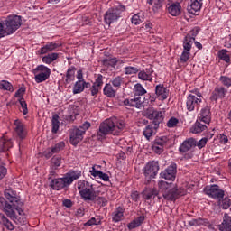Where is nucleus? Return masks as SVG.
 Masks as SVG:
<instances>
[{"mask_svg": "<svg viewBox=\"0 0 231 231\" xmlns=\"http://www.w3.org/2000/svg\"><path fill=\"white\" fill-rule=\"evenodd\" d=\"M4 194L9 203L5 198L0 197V208L5 212L7 217L13 219L16 225H26L28 219L23 209L24 204L21 201L19 196H17V193L12 189H5Z\"/></svg>", "mask_w": 231, "mask_h": 231, "instance_id": "1", "label": "nucleus"}, {"mask_svg": "<svg viewBox=\"0 0 231 231\" xmlns=\"http://www.w3.org/2000/svg\"><path fill=\"white\" fill-rule=\"evenodd\" d=\"M125 127V123L122 120H117L116 117H111L100 124L97 132L98 140H104L108 134L120 136L122 131Z\"/></svg>", "mask_w": 231, "mask_h": 231, "instance_id": "2", "label": "nucleus"}, {"mask_svg": "<svg viewBox=\"0 0 231 231\" xmlns=\"http://www.w3.org/2000/svg\"><path fill=\"white\" fill-rule=\"evenodd\" d=\"M78 191L79 196L84 201H97L98 205L106 207L107 205V199L104 197H98L97 199V191H95V187L90 182L84 180H79L78 181Z\"/></svg>", "mask_w": 231, "mask_h": 231, "instance_id": "3", "label": "nucleus"}, {"mask_svg": "<svg viewBox=\"0 0 231 231\" xmlns=\"http://www.w3.org/2000/svg\"><path fill=\"white\" fill-rule=\"evenodd\" d=\"M23 24V17L15 14L8 15L5 20L0 21V31L3 37L13 35Z\"/></svg>", "mask_w": 231, "mask_h": 231, "instance_id": "4", "label": "nucleus"}, {"mask_svg": "<svg viewBox=\"0 0 231 231\" xmlns=\"http://www.w3.org/2000/svg\"><path fill=\"white\" fill-rule=\"evenodd\" d=\"M82 176V171H69L63 178L54 179L51 182V187L53 190H61L64 187H69L75 180H79Z\"/></svg>", "mask_w": 231, "mask_h": 231, "instance_id": "5", "label": "nucleus"}, {"mask_svg": "<svg viewBox=\"0 0 231 231\" xmlns=\"http://www.w3.org/2000/svg\"><path fill=\"white\" fill-rule=\"evenodd\" d=\"M199 33V28L195 27L190 31V34H188L183 41V51L180 55V62H187L190 59V51L192 50V42L195 41L196 35Z\"/></svg>", "mask_w": 231, "mask_h": 231, "instance_id": "6", "label": "nucleus"}, {"mask_svg": "<svg viewBox=\"0 0 231 231\" xmlns=\"http://www.w3.org/2000/svg\"><path fill=\"white\" fill-rule=\"evenodd\" d=\"M91 127V123L86 121L79 127H74L70 132L69 142L71 145L77 146L84 140V135L88 129Z\"/></svg>", "mask_w": 231, "mask_h": 231, "instance_id": "7", "label": "nucleus"}, {"mask_svg": "<svg viewBox=\"0 0 231 231\" xmlns=\"http://www.w3.org/2000/svg\"><path fill=\"white\" fill-rule=\"evenodd\" d=\"M159 189L162 192L164 199L174 201L178 198V188L173 183H169L165 180L159 181Z\"/></svg>", "mask_w": 231, "mask_h": 231, "instance_id": "8", "label": "nucleus"}, {"mask_svg": "<svg viewBox=\"0 0 231 231\" xmlns=\"http://www.w3.org/2000/svg\"><path fill=\"white\" fill-rule=\"evenodd\" d=\"M125 11L124 5H118L117 7L109 8L104 16L106 24H112V23H116L120 17H122V12Z\"/></svg>", "mask_w": 231, "mask_h": 231, "instance_id": "9", "label": "nucleus"}, {"mask_svg": "<svg viewBox=\"0 0 231 231\" xmlns=\"http://www.w3.org/2000/svg\"><path fill=\"white\" fill-rule=\"evenodd\" d=\"M32 73L34 75V80L37 84H41V82H46L48 79H50V75H51V69L44 65H38L33 70Z\"/></svg>", "mask_w": 231, "mask_h": 231, "instance_id": "10", "label": "nucleus"}, {"mask_svg": "<svg viewBox=\"0 0 231 231\" xmlns=\"http://www.w3.org/2000/svg\"><path fill=\"white\" fill-rule=\"evenodd\" d=\"M158 171H160V165L158 164V162L156 161L149 162L143 169V174L145 176V180H147V181H151V180H153V178H156V175L158 174Z\"/></svg>", "mask_w": 231, "mask_h": 231, "instance_id": "11", "label": "nucleus"}, {"mask_svg": "<svg viewBox=\"0 0 231 231\" xmlns=\"http://www.w3.org/2000/svg\"><path fill=\"white\" fill-rule=\"evenodd\" d=\"M204 192L207 196H209V198L217 199V201L219 202L225 198V190L219 189V186L216 184L206 186L204 188Z\"/></svg>", "mask_w": 231, "mask_h": 231, "instance_id": "12", "label": "nucleus"}, {"mask_svg": "<svg viewBox=\"0 0 231 231\" xmlns=\"http://www.w3.org/2000/svg\"><path fill=\"white\" fill-rule=\"evenodd\" d=\"M178 166L172 162L164 171L160 173L161 178L168 181H174L176 180V173L178 172Z\"/></svg>", "mask_w": 231, "mask_h": 231, "instance_id": "13", "label": "nucleus"}, {"mask_svg": "<svg viewBox=\"0 0 231 231\" xmlns=\"http://www.w3.org/2000/svg\"><path fill=\"white\" fill-rule=\"evenodd\" d=\"M202 102L203 99H201L200 97L198 98V97H196L195 95L189 94L186 100L187 110L191 112L194 111V109H199V106H201Z\"/></svg>", "mask_w": 231, "mask_h": 231, "instance_id": "14", "label": "nucleus"}, {"mask_svg": "<svg viewBox=\"0 0 231 231\" xmlns=\"http://www.w3.org/2000/svg\"><path fill=\"white\" fill-rule=\"evenodd\" d=\"M167 142H169V138L167 136L156 138L152 145V150L156 154H162V152H163V147L167 145Z\"/></svg>", "mask_w": 231, "mask_h": 231, "instance_id": "15", "label": "nucleus"}, {"mask_svg": "<svg viewBox=\"0 0 231 231\" xmlns=\"http://www.w3.org/2000/svg\"><path fill=\"white\" fill-rule=\"evenodd\" d=\"M146 116L149 120H153V124H155V125L160 124V122H163V112L154 110L152 107L147 109Z\"/></svg>", "mask_w": 231, "mask_h": 231, "instance_id": "16", "label": "nucleus"}, {"mask_svg": "<svg viewBox=\"0 0 231 231\" xmlns=\"http://www.w3.org/2000/svg\"><path fill=\"white\" fill-rule=\"evenodd\" d=\"M14 133L17 134L18 138L24 140L27 134L26 128H24V124H23L21 120L16 119L14 122Z\"/></svg>", "mask_w": 231, "mask_h": 231, "instance_id": "17", "label": "nucleus"}, {"mask_svg": "<svg viewBox=\"0 0 231 231\" xmlns=\"http://www.w3.org/2000/svg\"><path fill=\"white\" fill-rule=\"evenodd\" d=\"M102 86H104V76L98 74L97 78L90 88L92 97H97V95H98V91L102 89Z\"/></svg>", "mask_w": 231, "mask_h": 231, "instance_id": "18", "label": "nucleus"}, {"mask_svg": "<svg viewBox=\"0 0 231 231\" xmlns=\"http://www.w3.org/2000/svg\"><path fill=\"white\" fill-rule=\"evenodd\" d=\"M193 147H196V139L189 138L183 141V143L180 145L179 151L180 154H185L186 152H189L190 149H193Z\"/></svg>", "mask_w": 231, "mask_h": 231, "instance_id": "19", "label": "nucleus"}, {"mask_svg": "<svg viewBox=\"0 0 231 231\" xmlns=\"http://www.w3.org/2000/svg\"><path fill=\"white\" fill-rule=\"evenodd\" d=\"M60 44L55 42H49L45 45L40 48L38 51V53L40 55H46L47 53H51V51H55L57 48H60Z\"/></svg>", "mask_w": 231, "mask_h": 231, "instance_id": "20", "label": "nucleus"}, {"mask_svg": "<svg viewBox=\"0 0 231 231\" xmlns=\"http://www.w3.org/2000/svg\"><path fill=\"white\" fill-rule=\"evenodd\" d=\"M154 73V70L152 67L146 68L145 69H143L138 72V79L140 80H143L146 82H152V74Z\"/></svg>", "mask_w": 231, "mask_h": 231, "instance_id": "21", "label": "nucleus"}, {"mask_svg": "<svg viewBox=\"0 0 231 231\" xmlns=\"http://www.w3.org/2000/svg\"><path fill=\"white\" fill-rule=\"evenodd\" d=\"M198 120L199 122H203V124H210L212 117L210 116V108H208V106H206L200 110Z\"/></svg>", "mask_w": 231, "mask_h": 231, "instance_id": "22", "label": "nucleus"}, {"mask_svg": "<svg viewBox=\"0 0 231 231\" xmlns=\"http://www.w3.org/2000/svg\"><path fill=\"white\" fill-rule=\"evenodd\" d=\"M14 147V143L12 139L6 137L0 138V152H6V151H10Z\"/></svg>", "mask_w": 231, "mask_h": 231, "instance_id": "23", "label": "nucleus"}, {"mask_svg": "<svg viewBox=\"0 0 231 231\" xmlns=\"http://www.w3.org/2000/svg\"><path fill=\"white\" fill-rule=\"evenodd\" d=\"M124 106H128L129 107H136L137 109H140V107H142L143 105L142 103V97L134 96V98L133 99H125Z\"/></svg>", "mask_w": 231, "mask_h": 231, "instance_id": "24", "label": "nucleus"}, {"mask_svg": "<svg viewBox=\"0 0 231 231\" xmlns=\"http://www.w3.org/2000/svg\"><path fill=\"white\" fill-rule=\"evenodd\" d=\"M220 231H231V217L225 213L222 223L218 225Z\"/></svg>", "mask_w": 231, "mask_h": 231, "instance_id": "25", "label": "nucleus"}, {"mask_svg": "<svg viewBox=\"0 0 231 231\" xmlns=\"http://www.w3.org/2000/svg\"><path fill=\"white\" fill-rule=\"evenodd\" d=\"M226 93H228V90H226L224 87H217L213 91L211 100H217V98H225Z\"/></svg>", "mask_w": 231, "mask_h": 231, "instance_id": "26", "label": "nucleus"}, {"mask_svg": "<svg viewBox=\"0 0 231 231\" xmlns=\"http://www.w3.org/2000/svg\"><path fill=\"white\" fill-rule=\"evenodd\" d=\"M155 93L159 100H167V97H169V90H167L163 85H157Z\"/></svg>", "mask_w": 231, "mask_h": 231, "instance_id": "27", "label": "nucleus"}, {"mask_svg": "<svg viewBox=\"0 0 231 231\" xmlns=\"http://www.w3.org/2000/svg\"><path fill=\"white\" fill-rule=\"evenodd\" d=\"M207 129V125L202 124L201 121L197 120V122L190 128V133L193 134H198L199 133H203Z\"/></svg>", "mask_w": 231, "mask_h": 231, "instance_id": "28", "label": "nucleus"}, {"mask_svg": "<svg viewBox=\"0 0 231 231\" xmlns=\"http://www.w3.org/2000/svg\"><path fill=\"white\" fill-rule=\"evenodd\" d=\"M103 94L108 98H115L116 97V90L113 88L111 83H106L103 88Z\"/></svg>", "mask_w": 231, "mask_h": 231, "instance_id": "29", "label": "nucleus"}, {"mask_svg": "<svg viewBox=\"0 0 231 231\" xmlns=\"http://www.w3.org/2000/svg\"><path fill=\"white\" fill-rule=\"evenodd\" d=\"M201 6H203V0H190L189 13L196 14V12H199Z\"/></svg>", "mask_w": 231, "mask_h": 231, "instance_id": "30", "label": "nucleus"}, {"mask_svg": "<svg viewBox=\"0 0 231 231\" xmlns=\"http://www.w3.org/2000/svg\"><path fill=\"white\" fill-rule=\"evenodd\" d=\"M169 14L173 17L180 15L181 12V5L180 3H173L168 7Z\"/></svg>", "mask_w": 231, "mask_h": 231, "instance_id": "31", "label": "nucleus"}, {"mask_svg": "<svg viewBox=\"0 0 231 231\" xmlns=\"http://www.w3.org/2000/svg\"><path fill=\"white\" fill-rule=\"evenodd\" d=\"M57 59H59V53L57 52H52V53H49L45 56H43L42 58V62H43V64H51V62H55V60H57Z\"/></svg>", "mask_w": 231, "mask_h": 231, "instance_id": "32", "label": "nucleus"}, {"mask_svg": "<svg viewBox=\"0 0 231 231\" xmlns=\"http://www.w3.org/2000/svg\"><path fill=\"white\" fill-rule=\"evenodd\" d=\"M0 225H3V226H5V228L10 231L15 228L14 224H12V222L3 213H0Z\"/></svg>", "mask_w": 231, "mask_h": 231, "instance_id": "33", "label": "nucleus"}, {"mask_svg": "<svg viewBox=\"0 0 231 231\" xmlns=\"http://www.w3.org/2000/svg\"><path fill=\"white\" fill-rule=\"evenodd\" d=\"M88 82L86 81H76L73 86L72 93L73 95H79V93H82L84 91L86 85Z\"/></svg>", "mask_w": 231, "mask_h": 231, "instance_id": "34", "label": "nucleus"}, {"mask_svg": "<svg viewBox=\"0 0 231 231\" xmlns=\"http://www.w3.org/2000/svg\"><path fill=\"white\" fill-rule=\"evenodd\" d=\"M143 221H145V217L142 215L137 218L134 219L131 223H129L127 227L129 228V230H133L134 228H138V226H140V225H142Z\"/></svg>", "mask_w": 231, "mask_h": 231, "instance_id": "35", "label": "nucleus"}, {"mask_svg": "<svg viewBox=\"0 0 231 231\" xmlns=\"http://www.w3.org/2000/svg\"><path fill=\"white\" fill-rule=\"evenodd\" d=\"M134 97H142L147 93V90L142 86V84L137 83L134 87Z\"/></svg>", "mask_w": 231, "mask_h": 231, "instance_id": "36", "label": "nucleus"}, {"mask_svg": "<svg viewBox=\"0 0 231 231\" xmlns=\"http://www.w3.org/2000/svg\"><path fill=\"white\" fill-rule=\"evenodd\" d=\"M0 89L3 91H10V93H14V86L12 83L6 80L0 81Z\"/></svg>", "mask_w": 231, "mask_h": 231, "instance_id": "37", "label": "nucleus"}, {"mask_svg": "<svg viewBox=\"0 0 231 231\" xmlns=\"http://www.w3.org/2000/svg\"><path fill=\"white\" fill-rule=\"evenodd\" d=\"M218 58L224 62H230V55L228 54V51L226 49H222L218 51Z\"/></svg>", "mask_w": 231, "mask_h": 231, "instance_id": "38", "label": "nucleus"}, {"mask_svg": "<svg viewBox=\"0 0 231 231\" xmlns=\"http://www.w3.org/2000/svg\"><path fill=\"white\" fill-rule=\"evenodd\" d=\"M143 134L147 140H149L151 136L154 134V126H152V125H148L143 130Z\"/></svg>", "mask_w": 231, "mask_h": 231, "instance_id": "39", "label": "nucleus"}, {"mask_svg": "<svg viewBox=\"0 0 231 231\" xmlns=\"http://www.w3.org/2000/svg\"><path fill=\"white\" fill-rule=\"evenodd\" d=\"M52 133H57L59 131V127L60 125V122H59V115H54L52 116Z\"/></svg>", "mask_w": 231, "mask_h": 231, "instance_id": "40", "label": "nucleus"}, {"mask_svg": "<svg viewBox=\"0 0 231 231\" xmlns=\"http://www.w3.org/2000/svg\"><path fill=\"white\" fill-rule=\"evenodd\" d=\"M132 24H135L137 26L138 24H142L143 23V16L140 14V13L135 14L132 16Z\"/></svg>", "mask_w": 231, "mask_h": 231, "instance_id": "41", "label": "nucleus"}, {"mask_svg": "<svg viewBox=\"0 0 231 231\" xmlns=\"http://www.w3.org/2000/svg\"><path fill=\"white\" fill-rule=\"evenodd\" d=\"M75 80V68H69L66 74V82H73Z\"/></svg>", "mask_w": 231, "mask_h": 231, "instance_id": "42", "label": "nucleus"}, {"mask_svg": "<svg viewBox=\"0 0 231 231\" xmlns=\"http://www.w3.org/2000/svg\"><path fill=\"white\" fill-rule=\"evenodd\" d=\"M122 217H124V211H122V208H118L116 211L114 212L113 221H115V223L122 221Z\"/></svg>", "mask_w": 231, "mask_h": 231, "instance_id": "43", "label": "nucleus"}, {"mask_svg": "<svg viewBox=\"0 0 231 231\" xmlns=\"http://www.w3.org/2000/svg\"><path fill=\"white\" fill-rule=\"evenodd\" d=\"M104 66H111L115 68L116 64H118V60L116 58H109L103 60Z\"/></svg>", "mask_w": 231, "mask_h": 231, "instance_id": "44", "label": "nucleus"}, {"mask_svg": "<svg viewBox=\"0 0 231 231\" xmlns=\"http://www.w3.org/2000/svg\"><path fill=\"white\" fill-rule=\"evenodd\" d=\"M205 223H207V220L203 218H197L189 221V225L190 226H201V225H205Z\"/></svg>", "mask_w": 231, "mask_h": 231, "instance_id": "45", "label": "nucleus"}, {"mask_svg": "<svg viewBox=\"0 0 231 231\" xmlns=\"http://www.w3.org/2000/svg\"><path fill=\"white\" fill-rule=\"evenodd\" d=\"M124 82V78L117 76L111 80V84L114 88H120Z\"/></svg>", "mask_w": 231, "mask_h": 231, "instance_id": "46", "label": "nucleus"}, {"mask_svg": "<svg viewBox=\"0 0 231 231\" xmlns=\"http://www.w3.org/2000/svg\"><path fill=\"white\" fill-rule=\"evenodd\" d=\"M221 84L226 88H231V78L228 76H221L219 79Z\"/></svg>", "mask_w": 231, "mask_h": 231, "instance_id": "47", "label": "nucleus"}, {"mask_svg": "<svg viewBox=\"0 0 231 231\" xmlns=\"http://www.w3.org/2000/svg\"><path fill=\"white\" fill-rule=\"evenodd\" d=\"M138 71H139L138 68H136V67L128 66V67L125 68V75H136V73H138Z\"/></svg>", "mask_w": 231, "mask_h": 231, "instance_id": "48", "label": "nucleus"}, {"mask_svg": "<svg viewBox=\"0 0 231 231\" xmlns=\"http://www.w3.org/2000/svg\"><path fill=\"white\" fill-rule=\"evenodd\" d=\"M66 143H64V142H60L58 143L55 146L50 148L51 152H53V154H56V152H59V151H61V149L63 147H65Z\"/></svg>", "mask_w": 231, "mask_h": 231, "instance_id": "49", "label": "nucleus"}, {"mask_svg": "<svg viewBox=\"0 0 231 231\" xmlns=\"http://www.w3.org/2000/svg\"><path fill=\"white\" fill-rule=\"evenodd\" d=\"M218 203L221 205L224 210H228V208H230V199L228 198L222 199L220 202L218 201Z\"/></svg>", "mask_w": 231, "mask_h": 231, "instance_id": "50", "label": "nucleus"}, {"mask_svg": "<svg viewBox=\"0 0 231 231\" xmlns=\"http://www.w3.org/2000/svg\"><path fill=\"white\" fill-rule=\"evenodd\" d=\"M99 166L98 165H94L91 167V169L89 170V172L91 174V176H93V178H98L100 176V171L97 168Z\"/></svg>", "mask_w": 231, "mask_h": 231, "instance_id": "51", "label": "nucleus"}, {"mask_svg": "<svg viewBox=\"0 0 231 231\" xmlns=\"http://www.w3.org/2000/svg\"><path fill=\"white\" fill-rule=\"evenodd\" d=\"M20 106L22 107V113L23 115H28V105L26 104V101L24 98H20L19 99Z\"/></svg>", "mask_w": 231, "mask_h": 231, "instance_id": "52", "label": "nucleus"}, {"mask_svg": "<svg viewBox=\"0 0 231 231\" xmlns=\"http://www.w3.org/2000/svg\"><path fill=\"white\" fill-rule=\"evenodd\" d=\"M62 163V158L59 157V156H54L51 158V165L52 167H60Z\"/></svg>", "mask_w": 231, "mask_h": 231, "instance_id": "53", "label": "nucleus"}, {"mask_svg": "<svg viewBox=\"0 0 231 231\" xmlns=\"http://www.w3.org/2000/svg\"><path fill=\"white\" fill-rule=\"evenodd\" d=\"M100 219L92 217L84 224V226H93V225H100Z\"/></svg>", "mask_w": 231, "mask_h": 231, "instance_id": "54", "label": "nucleus"}, {"mask_svg": "<svg viewBox=\"0 0 231 231\" xmlns=\"http://www.w3.org/2000/svg\"><path fill=\"white\" fill-rule=\"evenodd\" d=\"M180 121L178 120V118L171 117L167 122V127H170V128L176 127V125H178Z\"/></svg>", "mask_w": 231, "mask_h": 231, "instance_id": "55", "label": "nucleus"}, {"mask_svg": "<svg viewBox=\"0 0 231 231\" xmlns=\"http://www.w3.org/2000/svg\"><path fill=\"white\" fill-rule=\"evenodd\" d=\"M207 142H208V138L203 137L199 142H196V146L199 149H203V147H205V145H207Z\"/></svg>", "mask_w": 231, "mask_h": 231, "instance_id": "56", "label": "nucleus"}, {"mask_svg": "<svg viewBox=\"0 0 231 231\" xmlns=\"http://www.w3.org/2000/svg\"><path fill=\"white\" fill-rule=\"evenodd\" d=\"M25 91H26V89L24 88H19L16 92H15V94H14V97H16V98H23V95H24V93H25Z\"/></svg>", "mask_w": 231, "mask_h": 231, "instance_id": "57", "label": "nucleus"}, {"mask_svg": "<svg viewBox=\"0 0 231 231\" xmlns=\"http://www.w3.org/2000/svg\"><path fill=\"white\" fill-rule=\"evenodd\" d=\"M220 143H228V136L225 134H220L218 136Z\"/></svg>", "mask_w": 231, "mask_h": 231, "instance_id": "58", "label": "nucleus"}, {"mask_svg": "<svg viewBox=\"0 0 231 231\" xmlns=\"http://www.w3.org/2000/svg\"><path fill=\"white\" fill-rule=\"evenodd\" d=\"M7 172L8 170H6L5 166H0V181L3 180V178H5V176H6Z\"/></svg>", "mask_w": 231, "mask_h": 231, "instance_id": "59", "label": "nucleus"}, {"mask_svg": "<svg viewBox=\"0 0 231 231\" xmlns=\"http://www.w3.org/2000/svg\"><path fill=\"white\" fill-rule=\"evenodd\" d=\"M77 79H78V81L86 82V80H84V73L82 72L81 69L77 71Z\"/></svg>", "mask_w": 231, "mask_h": 231, "instance_id": "60", "label": "nucleus"}, {"mask_svg": "<svg viewBox=\"0 0 231 231\" xmlns=\"http://www.w3.org/2000/svg\"><path fill=\"white\" fill-rule=\"evenodd\" d=\"M99 180H103V181H109V175H107L106 173H104L103 171H101L99 173Z\"/></svg>", "mask_w": 231, "mask_h": 231, "instance_id": "61", "label": "nucleus"}, {"mask_svg": "<svg viewBox=\"0 0 231 231\" xmlns=\"http://www.w3.org/2000/svg\"><path fill=\"white\" fill-rule=\"evenodd\" d=\"M131 198L133 201H138V199H140V194H138V191H134L131 194Z\"/></svg>", "mask_w": 231, "mask_h": 231, "instance_id": "62", "label": "nucleus"}, {"mask_svg": "<svg viewBox=\"0 0 231 231\" xmlns=\"http://www.w3.org/2000/svg\"><path fill=\"white\" fill-rule=\"evenodd\" d=\"M43 156H45V158H51V156H53V152H51V148H48V149L43 152Z\"/></svg>", "mask_w": 231, "mask_h": 231, "instance_id": "63", "label": "nucleus"}, {"mask_svg": "<svg viewBox=\"0 0 231 231\" xmlns=\"http://www.w3.org/2000/svg\"><path fill=\"white\" fill-rule=\"evenodd\" d=\"M73 203L69 199L63 200V207H66L67 208H71Z\"/></svg>", "mask_w": 231, "mask_h": 231, "instance_id": "64", "label": "nucleus"}]
</instances>
